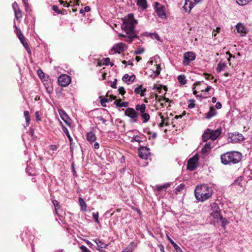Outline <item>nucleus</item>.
Here are the masks:
<instances>
[{"mask_svg":"<svg viewBox=\"0 0 252 252\" xmlns=\"http://www.w3.org/2000/svg\"><path fill=\"white\" fill-rule=\"evenodd\" d=\"M122 20L123 22L121 24V28L126 34L119 33L118 35L119 37H124L125 41L130 43L134 38L137 37L134 29L137 24V21L134 19V15L132 13L122 18Z\"/></svg>","mask_w":252,"mask_h":252,"instance_id":"f257e3e1","label":"nucleus"},{"mask_svg":"<svg viewBox=\"0 0 252 252\" xmlns=\"http://www.w3.org/2000/svg\"><path fill=\"white\" fill-rule=\"evenodd\" d=\"M194 194L196 198L198 201L203 202L211 196L212 189L207 185L202 184L196 187L194 190Z\"/></svg>","mask_w":252,"mask_h":252,"instance_id":"f03ea898","label":"nucleus"},{"mask_svg":"<svg viewBox=\"0 0 252 252\" xmlns=\"http://www.w3.org/2000/svg\"><path fill=\"white\" fill-rule=\"evenodd\" d=\"M241 154L238 152H226L220 156L221 162L225 165L236 164L241 159Z\"/></svg>","mask_w":252,"mask_h":252,"instance_id":"7ed1b4c3","label":"nucleus"},{"mask_svg":"<svg viewBox=\"0 0 252 252\" xmlns=\"http://www.w3.org/2000/svg\"><path fill=\"white\" fill-rule=\"evenodd\" d=\"M221 133V128H218L214 130L207 128L205 130L202 135V140L204 142L207 141L209 139L214 140L216 139Z\"/></svg>","mask_w":252,"mask_h":252,"instance_id":"20e7f679","label":"nucleus"},{"mask_svg":"<svg viewBox=\"0 0 252 252\" xmlns=\"http://www.w3.org/2000/svg\"><path fill=\"white\" fill-rule=\"evenodd\" d=\"M210 215L214 219V223L218 222V218L221 216V210L218 205L216 202H213L210 204Z\"/></svg>","mask_w":252,"mask_h":252,"instance_id":"39448f33","label":"nucleus"},{"mask_svg":"<svg viewBox=\"0 0 252 252\" xmlns=\"http://www.w3.org/2000/svg\"><path fill=\"white\" fill-rule=\"evenodd\" d=\"M126 116L130 118V122L135 123L137 122L139 113L133 108H127L125 112Z\"/></svg>","mask_w":252,"mask_h":252,"instance_id":"423d86ee","label":"nucleus"},{"mask_svg":"<svg viewBox=\"0 0 252 252\" xmlns=\"http://www.w3.org/2000/svg\"><path fill=\"white\" fill-rule=\"evenodd\" d=\"M195 59L196 55L194 52L190 51L187 52L184 54L183 64L185 66L189 65L190 62L195 60Z\"/></svg>","mask_w":252,"mask_h":252,"instance_id":"0eeeda50","label":"nucleus"},{"mask_svg":"<svg viewBox=\"0 0 252 252\" xmlns=\"http://www.w3.org/2000/svg\"><path fill=\"white\" fill-rule=\"evenodd\" d=\"M155 11L158 16L162 19L166 18L165 13V7L160 5L158 2H156L154 3Z\"/></svg>","mask_w":252,"mask_h":252,"instance_id":"6e6552de","label":"nucleus"},{"mask_svg":"<svg viewBox=\"0 0 252 252\" xmlns=\"http://www.w3.org/2000/svg\"><path fill=\"white\" fill-rule=\"evenodd\" d=\"M198 156L196 155H194L188 160L187 168L190 171L195 170L198 165Z\"/></svg>","mask_w":252,"mask_h":252,"instance_id":"1a4fd4ad","label":"nucleus"},{"mask_svg":"<svg viewBox=\"0 0 252 252\" xmlns=\"http://www.w3.org/2000/svg\"><path fill=\"white\" fill-rule=\"evenodd\" d=\"M202 0H186L184 5V9L185 11L190 12L191 9L198 3Z\"/></svg>","mask_w":252,"mask_h":252,"instance_id":"9d476101","label":"nucleus"},{"mask_svg":"<svg viewBox=\"0 0 252 252\" xmlns=\"http://www.w3.org/2000/svg\"><path fill=\"white\" fill-rule=\"evenodd\" d=\"M228 137L230 139L231 142L239 143L244 140L243 135L238 132L229 133Z\"/></svg>","mask_w":252,"mask_h":252,"instance_id":"9b49d317","label":"nucleus"},{"mask_svg":"<svg viewBox=\"0 0 252 252\" xmlns=\"http://www.w3.org/2000/svg\"><path fill=\"white\" fill-rule=\"evenodd\" d=\"M59 84L63 87L68 86L71 82V78L69 76L65 74H63L58 78Z\"/></svg>","mask_w":252,"mask_h":252,"instance_id":"f8f14e48","label":"nucleus"},{"mask_svg":"<svg viewBox=\"0 0 252 252\" xmlns=\"http://www.w3.org/2000/svg\"><path fill=\"white\" fill-rule=\"evenodd\" d=\"M127 48L126 45L124 43H119L115 44L112 50L114 51L115 53H120L121 52H123Z\"/></svg>","mask_w":252,"mask_h":252,"instance_id":"ddd939ff","label":"nucleus"},{"mask_svg":"<svg viewBox=\"0 0 252 252\" xmlns=\"http://www.w3.org/2000/svg\"><path fill=\"white\" fill-rule=\"evenodd\" d=\"M59 114L62 120L68 126L71 125V120L66 112L63 110H59Z\"/></svg>","mask_w":252,"mask_h":252,"instance_id":"4468645a","label":"nucleus"},{"mask_svg":"<svg viewBox=\"0 0 252 252\" xmlns=\"http://www.w3.org/2000/svg\"><path fill=\"white\" fill-rule=\"evenodd\" d=\"M149 154V149L143 147L139 149V155L142 158H147V156Z\"/></svg>","mask_w":252,"mask_h":252,"instance_id":"2eb2a0df","label":"nucleus"},{"mask_svg":"<svg viewBox=\"0 0 252 252\" xmlns=\"http://www.w3.org/2000/svg\"><path fill=\"white\" fill-rule=\"evenodd\" d=\"M217 111L213 107H210L208 112L205 115L206 119H210L212 117L217 115Z\"/></svg>","mask_w":252,"mask_h":252,"instance_id":"dca6fc26","label":"nucleus"},{"mask_svg":"<svg viewBox=\"0 0 252 252\" xmlns=\"http://www.w3.org/2000/svg\"><path fill=\"white\" fill-rule=\"evenodd\" d=\"M236 28L237 32L241 34H245L247 33V29L245 26L241 23H238L236 26Z\"/></svg>","mask_w":252,"mask_h":252,"instance_id":"f3484780","label":"nucleus"},{"mask_svg":"<svg viewBox=\"0 0 252 252\" xmlns=\"http://www.w3.org/2000/svg\"><path fill=\"white\" fill-rule=\"evenodd\" d=\"M137 5L142 10L146 9L148 7L147 0H137Z\"/></svg>","mask_w":252,"mask_h":252,"instance_id":"a211bd4d","label":"nucleus"},{"mask_svg":"<svg viewBox=\"0 0 252 252\" xmlns=\"http://www.w3.org/2000/svg\"><path fill=\"white\" fill-rule=\"evenodd\" d=\"M86 138L87 140L90 143H93L96 140V137L93 132H89L87 133Z\"/></svg>","mask_w":252,"mask_h":252,"instance_id":"6ab92c4d","label":"nucleus"},{"mask_svg":"<svg viewBox=\"0 0 252 252\" xmlns=\"http://www.w3.org/2000/svg\"><path fill=\"white\" fill-rule=\"evenodd\" d=\"M227 67V65L225 63L220 61L217 65L216 70L218 72H221L224 70Z\"/></svg>","mask_w":252,"mask_h":252,"instance_id":"aec40b11","label":"nucleus"},{"mask_svg":"<svg viewBox=\"0 0 252 252\" xmlns=\"http://www.w3.org/2000/svg\"><path fill=\"white\" fill-rule=\"evenodd\" d=\"M114 103L117 107H126L128 104L127 102H121V99H116L114 101Z\"/></svg>","mask_w":252,"mask_h":252,"instance_id":"412c9836","label":"nucleus"},{"mask_svg":"<svg viewBox=\"0 0 252 252\" xmlns=\"http://www.w3.org/2000/svg\"><path fill=\"white\" fill-rule=\"evenodd\" d=\"M211 149V143L208 142L206 143L201 149V153L203 154H207Z\"/></svg>","mask_w":252,"mask_h":252,"instance_id":"4be33fe9","label":"nucleus"},{"mask_svg":"<svg viewBox=\"0 0 252 252\" xmlns=\"http://www.w3.org/2000/svg\"><path fill=\"white\" fill-rule=\"evenodd\" d=\"M146 105L145 104L142 103L141 104H137L135 106V109L138 112H139V114L143 113L146 111Z\"/></svg>","mask_w":252,"mask_h":252,"instance_id":"5701e85b","label":"nucleus"},{"mask_svg":"<svg viewBox=\"0 0 252 252\" xmlns=\"http://www.w3.org/2000/svg\"><path fill=\"white\" fill-rule=\"evenodd\" d=\"M156 99L157 100L158 102L160 103V105L163 107V101H165V102H169L170 100L168 98H166L165 97H162L161 96H158L157 94H155Z\"/></svg>","mask_w":252,"mask_h":252,"instance_id":"b1692460","label":"nucleus"},{"mask_svg":"<svg viewBox=\"0 0 252 252\" xmlns=\"http://www.w3.org/2000/svg\"><path fill=\"white\" fill-rule=\"evenodd\" d=\"M135 79V76L134 75L129 76L127 74H125L122 78L123 81L126 82H127V81L133 82Z\"/></svg>","mask_w":252,"mask_h":252,"instance_id":"393cba45","label":"nucleus"},{"mask_svg":"<svg viewBox=\"0 0 252 252\" xmlns=\"http://www.w3.org/2000/svg\"><path fill=\"white\" fill-rule=\"evenodd\" d=\"M146 91V89H142V86H139L134 89V92L136 94H139L141 96H144V92Z\"/></svg>","mask_w":252,"mask_h":252,"instance_id":"a878e982","label":"nucleus"},{"mask_svg":"<svg viewBox=\"0 0 252 252\" xmlns=\"http://www.w3.org/2000/svg\"><path fill=\"white\" fill-rule=\"evenodd\" d=\"M94 241L96 243L99 249H105L107 247V245L102 242L99 239L94 240Z\"/></svg>","mask_w":252,"mask_h":252,"instance_id":"bb28decb","label":"nucleus"},{"mask_svg":"<svg viewBox=\"0 0 252 252\" xmlns=\"http://www.w3.org/2000/svg\"><path fill=\"white\" fill-rule=\"evenodd\" d=\"M139 115L143 120V123H147L150 119V115L145 112H143V113L139 114Z\"/></svg>","mask_w":252,"mask_h":252,"instance_id":"cd10ccee","label":"nucleus"},{"mask_svg":"<svg viewBox=\"0 0 252 252\" xmlns=\"http://www.w3.org/2000/svg\"><path fill=\"white\" fill-rule=\"evenodd\" d=\"M79 202L81 207V210L86 211L87 210V205L85 201L80 197L79 198Z\"/></svg>","mask_w":252,"mask_h":252,"instance_id":"c85d7f7f","label":"nucleus"},{"mask_svg":"<svg viewBox=\"0 0 252 252\" xmlns=\"http://www.w3.org/2000/svg\"><path fill=\"white\" fill-rule=\"evenodd\" d=\"M219 220L221 221V226L223 228H225V225H226L229 223V221L225 218H223L222 215L220 216V218H218V221Z\"/></svg>","mask_w":252,"mask_h":252,"instance_id":"c756f323","label":"nucleus"},{"mask_svg":"<svg viewBox=\"0 0 252 252\" xmlns=\"http://www.w3.org/2000/svg\"><path fill=\"white\" fill-rule=\"evenodd\" d=\"M178 81L182 85H185L187 83V80L186 77L184 75H180L178 76Z\"/></svg>","mask_w":252,"mask_h":252,"instance_id":"7c9ffc66","label":"nucleus"},{"mask_svg":"<svg viewBox=\"0 0 252 252\" xmlns=\"http://www.w3.org/2000/svg\"><path fill=\"white\" fill-rule=\"evenodd\" d=\"M14 11V15L15 18L18 20L22 17V13L21 10L20 9H17V10H15Z\"/></svg>","mask_w":252,"mask_h":252,"instance_id":"2f4dec72","label":"nucleus"},{"mask_svg":"<svg viewBox=\"0 0 252 252\" xmlns=\"http://www.w3.org/2000/svg\"><path fill=\"white\" fill-rule=\"evenodd\" d=\"M52 203L55 207V211L56 213L58 215V209L60 208V205L59 202L56 200H52Z\"/></svg>","mask_w":252,"mask_h":252,"instance_id":"473e14b6","label":"nucleus"},{"mask_svg":"<svg viewBox=\"0 0 252 252\" xmlns=\"http://www.w3.org/2000/svg\"><path fill=\"white\" fill-rule=\"evenodd\" d=\"M185 186L183 184H181L180 185H179L176 189H175V193L176 194H178V192H181L182 191Z\"/></svg>","mask_w":252,"mask_h":252,"instance_id":"72a5a7b5","label":"nucleus"},{"mask_svg":"<svg viewBox=\"0 0 252 252\" xmlns=\"http://www.w3.org/2000/svg\"><path fill=\"white\" fill-rule=\"evenodd\" d=\"M24 115L26 121V123L28 125H29L30 121V117L29 112L28 111H24Z\"/></svg>","mask_w":252,"mask_h":252,"instance_id":"f704fd0d","label":"nucleus"},{"mask_svg":"<svg viewBox=\"0 0 252 252\" xmlns=\"http://www.w3.org/2000/svg\"><path fill=\"white\" fill-rule=\"evenodd\" d=\"M63 132L65 133L67 137L68 138L70 142H71L72 140L71 137L70 136L68 129L64 126H63Z\"/></svg>","mask_w":252,"mask_h":252,"instance_id":"c9c22d12","label":"nucleus"},{"mask_svg":"<svg viewBox=\"0 0 252 252\" xmlns=\"http://www.w3.org/2000/svg\"><path fill=\"white\" fill-rule=\"evenodd\" d=\"M131 141L132 142H137L140 143L142 142V140L139 136L136 135L132 138Z\"/></svg>","mask_w":252,"mask_h":252,"instance_id":"e433bc0d","label":"nucleus"},{"mask_svg":"<svg viewBox=\"0 0 252 252\" xmlns=\"http://www.w3.org/2000/svg\"><path fill=\"white\" fill-rule=\"evenodd\" d=\"M169 186L168 184L164 185L162 186H157L156 190L158 191H160L163 189H166Z\"/></svg>","mask_w":252,"mask_h":252,"instance_id":"4c0bfd02","label":"nucleus"},{"mask_svg":"<svg viewBox=\"0 0 252 252\" xmlns=\"http://www.w3.org/2000/svg\"><path fill=\"white\" fill-rule=\"evenodd\" d=\"M237 3L240 5H244L249 2V0H236Z\"/></svg>","mask_w":252,"mask_h":252,"instance_id":"58836bf2","label":"nucleus"},{"mask_svg":"<svg viewBox=\"0 0 252 252\" xmlns=\"http://www.w3.org/2000/svg\"><path fill=\"white\" fill-rule=\"evenodd\" d=\"M156 66V70L154 71V73L155 74L156 76H158L160 73V65L157 64Z\"/></svg>","mask_w":252,"mask_h":252,"instance_id":"ea45409f","label":"nucleus"},{"mask_svg":"<svg viewBox=\"0 0 252 252\" xmlns=\"http://www.w3.org/2000/svg\"><path fill=\"white\" fill-rule=\"evenodd\" d=\"M21 42L22 43V44L23 45L24 47L26 48V49L27 50V51L29 52V50H30V49L29 47L28 43L26 41V39H24L23 40L21 41Z\"/></svg>","mask_w":252,"mask_h":252,"instance_id":"a19ab883","label":"nucleus"},{"mask_svg":"<svg viewBox=\"0 0 252 252\" xmlns=\"http://www.w3.org/2000/svg\"><path fill=\"white\" fill-rule=\"evenodd\" d=\"M37 73L41 79L44 78L45 73L42 71V70L38 69L37 71Z\"/></svg>","mask_w":252,"mask_h":252,"instance_id":"79ce46f5","label":"nucleus"},{"mask_svg":"<svg viewBox=\"0 0 252 252\" xmlns=\"http://www.w3.org/2000/svg\"><path fill=\"white\" fill-rule=\"evenodd\" d=\"M151 36L152 38L156 39L157 40H160V37L158 34L157 33H151Z\"/></svg>","mask_w":252,"mask_h":252,"instance_id":"37998d69","label":"nucleus"},{"mask_svg":"<svg viewBox=\"0 0 252 252\" xmlns=\"http://www.w3.org/2000/svg\"><path fill=\"white\" fill-rule=\"evenodd\" d=\"M93 217L95 220V221L97 222V223H99V220H98V213L96 212L95 213H94L93 214Z\"/></svg>","mask_w":252,"mask_h":252,"instance_id":"c03bdc74","label":"nucleus"},{"mask_svg":"<svg viewBox=\"0 0 252 252\" xmlns=\"http://www.w3.org/2000/svg\"><path fill=\"white\" fill-rule=\"evenodd\" d=\"M80 249L82 251V252H90V251L84 245L81 246Z\"/></svg>","mask_w":252,"mask_h":252,"instance_id":"a18cd8bd","label":"nucleus"},{"mask_svg":"<svg viewBox=\"0 0 252 252\" xmlns=\"http://www.w3.org/2000/svg\"><path fill=\"white\" fill-rule=\"evenodd\" d=\"M144 49L142 48H140L138 49L137 50L135 51L134 53L136 55H139L144 52Z\"/></svg>","mask_w":252,"mask_h":252,"instance_id":"49530a36","label":"nucleus"},{"mask_svg":"<svg viewBox=\"0 0 252 252\" xmlns=\"http://www.w3.org/2000/svg\"><path fill=\"white\" fill-rule=\"evenodd\" d=\"M52 10L57 13H61V10H59L58 6L57 5H54L52 6Z\"/></svg>","mask_w":252,"mask_h":252,"instance_id":"de8ad7c7","label":"nucleus"},{"mask_svg":"<svg viewBox=\"0 0 252 252\" xmlns=\"http://www.w3.org/2000/svg\"><path fill=\"white\" fill-rule=\"evenodd\" d=\"M110 101V99L104 98L101 99V103L103 106H105V104H103V103L109 102Z\"/></svg>","mask_w":252,"mask_h":252,"instance_id":"09e8293b","label":"nucleus"},{"mask_svg":"<svg viewBox=\"0 0 252 252\" xmlns=\"http://www.w3.org/2000/svg\"><path fill=\"white\" fill-rule=\"evenodd\" d=\"M118 91L119 94H121L122 95H124L126 93L125 89L123 87H119L118 89Z\"/></svg>","mask_w":252,"mask_h":252,"instance_id":"8fccbe9b","label":"nucleus"},{"mask_svg":"<svg viewBox=\"0 0 252 252\" xmlns=\"http://www.w3.org/2000/svg\"><path fill=\"white\" fill-rule=\"evenodd\" d=\"M190 103L188 105V107L189 108H192L194 107L195 104L194 103V100H189Z\"/></svg>","mask_w":252,"mask_h":252,"instance_id":"3c124183","label":"nucleus"},{"mask_svg":"<svg viewBox=\"0 0 252 252\" xmlns=\"http://www.w3.org/2000/svg\"><path fill=\"white\" fill-rule=\"evenodd\" d=\"M12 8L14 11H15V10H17V9H20L16 2H14V3H13Z\"/></svg>","mask_w":252,"mask_h":252,"instance_id":"603ef678","label":"nucleus"},{"mask_svg":"<svg viewBox=\"0 0 252 252\" xmlns=\"http://www.w3.org/2000/svg\"><path fill=\"white\" fill-rule=\"evenodd\" d=\"M220 28H217L216 30H214L212 32V34L214 36H216L217 33L220 32Z\"/></svg>","mask_w":252,"mask_h":252,"instance_id":"864d4df0","label":"nucleus"},{"mask_svg":"<svg viewBox=\"0 0 252 252\" xmlns=\"http://www.w3.org/2000/svg\"><path fill=\"white\" fill-rule=\"evenodd\" d=\"M97 119L98 120L102 122V123L103 124H104V125H106V120L105 119H104L102 117H101V116L98 117Z\"/></svg>","mask_w":252,"mask_h":252,"instance_id":"5fc2aeb1","label":"nucleus"},{"mask_svg":"<svg viewBox=\"0 0 252 252\" xmlns=\"http://www.w3.org/2000/svg\"><path fill=\"white\" fill-rule=\"evenodd\" d=\"M204 75L205 76L206 79H208V80L212 79H213V78H214L213 76H212L211 74L204 73Z\"/></svg>","mask_w":252,"mask_h":252,"instance_id":"6e6d98bb","label":"nucleus"},{"mask_svg":"<svg viewBox=\"0 0 252 252\" xmlns=\"http://www.w3.org/2000/svg\"><path fill=\"white\" fill-rule=\"evenodd\" d=\"M110 63V59L109 58H106L104 59V64L108 65Z\"/></svg>","mask_w":252,"mask_h":252,"instance_id":"4d7b16f0","label":"nucleus"},{"mask_svg":"<svg viewBox=\"0 0 252 252\" xmlns=\"http://www.w3.org/2000/svg\"><path fill=\"white\" fill-rule=\"evenodd\" d=\"M35 116H36V120L37 121H41V118L40 117L38 111H36L35 113Z\"/></svg>","mask_w":252,"mask_h":252,"instance_id":"13d9d810","label":"nucleus"},{"mask_svg":"<svg viewBox=\"0 0 252 252\" xmlns=\"http://www.w3.org/2000/svg\"><path fill=\"white\" fill-rule=\"evenodd\" d=\"M117 79H115L114 81L113 82V83L111 84V87L113 88L116 89L117 88L116 86V82H117Z\"/></svg>","mask_w":252,"mask_h":252,"instance_id":"bf43d9fd","label":"nucleus"},{"mask_svg":"<svg viewBox=\"0 0 252 252\" xmlns=\"http://www.w3.org/2000/svg\"><path fill=\"white\" fill-rule=\"evenodd\" d=\"M122 252H132V249L129 248H126L122 251Z\"/></svg>","mask_w":252,"mask_h":252,"instance_id":"052dcab7","label":"nucleus"},{"mask_svg":"<svg viewBox=\"0 0 252 252\" xmlns=\"http://www.w3.org/2000/svg\"><path fill=\"white\" fill-rule=\"evenodd\" d=\"M215 107L217 109H220L221 108V104L220 102H218L216 103Z\"/></svg>","mask_w":252,"mask_h":252,"instance_id":"680f3d73","label":"nucleus"},{"mask_svg":"<svg viewBox=\"0 0 252 252\" xmlns=\"http://www.w3.org/2000/svg\"><path fill=\"white\" fill-rule=\"evenodd\" d=\"M176 252H182L181 249L178 246H175L174 248Z\"/></svg>","mask_w":252,"mask_h":252,"instance_id":"e2e57ef3","label":"nucleus"},{"mask_svg":"<svg viewBox=\"0 0 252 252\" xmlns=\"http://www.w3.org/2000/svg\"><path fill=\"white\" fill-rule=\"evenodd\" d=\"M160 118H161V119H162V122L160 123H159L158 126L160 127H162L164 126V121H163V116H161Z\"/></svg>","mask_w":252,"mask_h":252,"instance_id":"0e129e2a","label":"nucleus"},{"mask_svg":"<svg viewBox=\"0 0 252 252\" xmlns=\"http://www.w3.org/2000/svg\"><path fill=\"white\" fill-rule=\"evenodd\" d=\"M83 9H84V11L85 12H88L91 10V8L89 6H86L84 7V8Z\"/></svg>","mask_w":252,"mask_h":252,"instance_id":"69168bd1","label":"nucleus"},{"mask_svg":"<svg viewBox=\"0 0 252 252\" xmlns=\"http://www.w3.org/2000/svg\"><path fill=\"white\" fill-rule=\"evenodd\" d=\"M15 32L18 37L23 34L20 29H17V31H15Z\"/></svg>","mask_w":252,"mask_h":252,"instance_id":"338daca9","label":"nucleus"},{"mask_svg":"<svg viewBox=\"0 0 252 252\" xmlns=\"http://www.w3.org/2000/svg\"><path fill=\"white\" fill-rule=\"evenodd\" d=\"M233 184L235 186H240L241 187H242L241 183H240L238 180L236 181Z\"/></svg>","mask_w":252,"mask_h":252,"instance_id":"774afa93","label":"nucleus"}]
</instances>
